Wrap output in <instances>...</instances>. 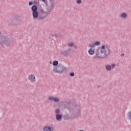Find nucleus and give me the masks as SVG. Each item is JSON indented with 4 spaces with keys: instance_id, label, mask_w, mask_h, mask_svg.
<instances>
[{
    "instance_id": "obj_15",
    "label": "nucleus",
    "mask_w": 131,
    "mask_h": 131,
    "mask_svg": "<svg viewBox=\"0 0 131 131\" xmlns=\"http://www.w3.org/2000/svg\"><path fill=\"white\" fill-rule=\"evenodd\" d=\"M58 64H59V62H58V61L57 60H55L53 62V66H58Z\"/></svg>"
},
{
    "instance_id": "obj_10",
    "label": "nucleus",
    "mask_w": 131,
    "mask_h": 131,
    "mask_svg": "<svg viewBox=\"0 0 131 131\" xmlns=\"http://www.w3.org/2000/svg\"><path fill=\"white\" fill-rule=\"evenodd\" d=\"M88 53L91 56H93V55L95 54V49H94V48H90L88 50Z\"/></svg>"
},
{
    "instance_id": "obj_6",
    "label": "nucleus",
    "mask_w": 131,
    "mask_h": 131,
    "mask_svg": "<svg viewBox=\"0 0 131 131\" xmlns=\"http://www.w3.org/2000/svg\"><path fill=\"white\" fill-rule=\"evenodd\" d=\"M105 68L106 71H111L112 69H114V68H115V64L113 63L111 65L106 64L105 67Z\"/></svg>"
},
{
    "instance_id": "obj_22",
    "label": "nucleus",
    "mask_w": 131,
    "mask_h": 131,
    "mask_svg": "<svg viewBox=\"0 0 131 131\" xmlns=\"http://www.w3.org/2000/svg\"><path fill=\"white\" fill-rule=\"evenodd\" d=\"M42 2H43V3H45V4H46V5H47V0H42Z\"/></svg>"
},
{
    "instance_id": "obj_16",
    "label": "nucleus",
    "mask_w": 131,
    "mask_h": 131,
    "mask_svg": "<svg viewBox=\"0 0 131 131\" xmlns=\"http://www.w3.org/2000/svg\"><path fill=\"white\" fill-rule=\"evenodd\" d=\"M81 3H82V1L81 0H77L76 1V4H77V5H80Z\"/></svg>"
},
{
    "instance_id": "obj_21",
    "label": "nucleus",
    "mask_w": 131,
    "mask_h": 131,
    "mask_svg": "<svg viewBox=\"0 0 131 131\" xmlns=\"http://www.w3.org/2000/svg\"><path fill=\"white\" fill-rule=\"evenodd\" d=\"M75 75V74H74V73H71L70 74V76H72V77H73V76H74Z\"/></svg>"
},
{
    "instance_id": "obj_14",
    "label": "nucleus",
    "mask_w": 131,
    "mask_h": 131,
    "mask_svg": "<svg viewBox=\"0 0 131 131\" xmlns=\"http://www.w3.org/2000/svg\"><path fill=\"white\" fill-rule=\"evenodd\" d=\"M94 46L96 47L97 46H100L101 45V42L100 41H96L95 42H94Z\"/></svg>"
},
{
    "instance_id": "obj_24",
    "label": "nucleus",
    "mask_w": 131,
    "mask_h": 131,
    "mask_svg": "<svg viewBox=\"0 0 131 131\" xmlns=\"http://www.w3.org/2000/svg\"><path fill=\"white\" fill-rule=\"evenodd\" d=\"M79 114H80V112H79Z\"/></svg>"
},
{
    "instance_id": "obj_7",
    "label": "nucleus",
    "mask_w": 131,
    "mask_h": 131,
    "mask_svg": "<svg viewBox=\"0 0 131 131\" xmlns=\"http://www.w3.org/2000/svg\"><path fill=\"white\" fill-rule=\"evenodd\" d=\"M43 131H54V127L51 125L45 126L43 127Z\"/></svg>"
},
{
    "instance_id": "obj_8",
    "label": "nucleus",
    "mask_w": 131,
    "mask_h": 131,
    "mask_svg": "<svg viewBox=\"0 0 131 131\" xmlns=\"http://www.w3.org/2000/svg\"><path fill=\"white\" fill-rule=\"evenodd\" d=\"M48 100L49 101H54L56 103H58V102H59V99L58 97H54L53 96H50L48 98Z\"/></svg>"
},
{
    "instance_id": "obj_19",
    "label": "nucleus",
    "mask_w": 131,
    "mask_h": 131,
    "mask_svg": "<svg viewBox=\"0 0 131 131\" xmlns=\"http://www.w3.org/2000/svg\"><path fill=\"white\" fill-rule=\"evenodd\" d=\"M55 112H56V113H57V114H59V113H60V110H59V109L56 110Z\"/></svg>"
},
{
    "instance_id": "obj_3",
    "label": "nucleus",
    "mask_w": 131,
    "mask_h": 131,
    "mask_svg": "<svg viewBox=\"0 0 131 131\" xmlns=\"http://www.w3.org/2000/svg\"><path fill=\"white\" fill-rule=\"evenodd\" d=\"M64 67L60 66L55 67L53 69V71L55 73H63V72H64Z\"/></svg>"
},
{
    "instance_id": "obj_13",
    "label": "nucleus",
    "mask_w": 131,
    "mask_h": 131,
    "mask_svg": "<svg viewBox=\"0 0 131 131\" xmlns=\"http://www.w3.org/2000/svg\"><path fill=\"white\" fill-rule=\"evenodd\" d=\"M95 47V43L94 42L90 43L89 45V48H90V49H94Z\"/></svg>"
},
{
    "instance_id": "obj_18",
    "label": "nucleus",
    "mask_w": 131,
    "mask_h": 131,
    "mask_svg": "<svg viewBox=\"0 0 131 131\" xmlns=\"http://www.w3.org/2000/svg\"><path fill=\"white\" fill-rule=\"evenodd\" d=\"M74 46V43L72 42L69 43V47H73Z\"/></svg>"
},
{
    "instance_id": "obj_17",
    "label": "nucleus",
    "mask_w": 131,
    "mask_h": 131,
    "mask_svg": "<svg viewBox=\"0 0 131 131\" xmlns=\"http://www.w3.org/2000/svg\"><path fill=\"white\" fill-rule=\"evenodd\" d=\"M128 118L129 119H131V112H129L128 114H127Z\"/></svg>"
},
{
    "instance_id": "obj_25",
    "label": "nucleus",
    "mask_w": 131,
    "mask_h": 131,
    "mask_svg": "<svg viewBox=\"0 0 131 131\" xmlns=\"http://www.w3.org/2000/svg\"><path fill=\"white\" fill-rule=\"evenodd\" d=\"M1 31H0V35H1Z\"/></svg>"
},
{
    "instance_id": "obj_4",
    "label": "nucleus",
    "mask_w": 131,
    "mask_h": 131,
    "mask_svg": "<svg viewBox=\"0 0 131 131\" xmlns=\"http://www.w3.org/2000/svg\"><path fill=\"white\" fill-rule=\"evenodd\" d=\"M39 12L40 15L43 16L42 18H46V17H47L48 15H49V12L45 11V9H43V8H42V7H39Z\"/></svg>"
},
{
    "instance_id": "obj_5",
    "label": "nucleus",
    "mask_w": 131,
    "mask_h": 131,
    "mask_svg": "<svg viewBox=\"0 0 131 131\" xmlns=\"http://www.w3.org/2000/svg\"><path fill=\"white\" fill-rule=\"evenodd\" d=\"M28 79L30 82H35L36 81V78L33 74H30L28 76Z\"/></svg>"
},
{
    "instance_id": "obj_23",
    "label": "nucleus",
    "mask_w": 131,
    "mask_h": 131,
    "mask_svg": "<svg viewBox=\"0 0 131 131\" xmlns=\"http://www.w3.org/2000/svg\"><path fill=\"white\" fill-rule=\"evenodd\" d=\"M122 56H124V54H122Z\"/></svg>"
},
{
    "instance_id": "obj_11",
    "label": "nucleus",
    "mask_w": 131,
    "mask_h": 131,
    "mask_svg": "<svg viewBox=\"0 0 131 131\" xmlns=\"http://www.w3.org/2000/svg\"><path fill=\"white\" fill-rule=\"evenodd\" d=\"M48 6L50 9H53L54 8V2L52 0H49L48 2Z\"/></svg>"
},
{
    "instance_id": "obj_2",
    "label": "nucleus",
    "mask_w": 131,
    "mask_h": 131,
    "mask_svg": "<svg viewBox=\"0 0 131 131\" xmlns=\"http://www.w3.org/2000/svg\"><path fill=\"white\" fill-rule=\"evenodd\" d=\"M32 14L33 19H37L38 18V12H37V7L34 5L31 8Z\"/></svg>"
},
{
    "instance_id": "obj_20",
    "label": "nucleus",
    "mask_w": 131,
    "mask_h": 131,
    "mask_svg": "<svg viewBox=\"0 0 131 131\" xmlns=\"http://www.w3.org/2000/svg\"><path fill=\"white\" fill-rule=\"evenodd\" d=\"M33 5V2H30L29 3V6H32Z\"/></svg>"
},
{
    "instance_id": "obj_9",
    "label": "nucleus",
    "mask_w": 131,
    "mask_h": 131,
    "mask_svg": "<svg viewBox=\"0 0 131 131\" xmlns=\"http://www.w3.org/2000/svg\"><path fill=\"white\" fill-rule=\"evenodd\" d=\"M120 17L121 18V19H126V18H127V13L125 12H122L120 15Z\"/></svg>"
},
{
    "instance_id": "obj_12",
    "label": "nucleus",
    "mask_w": 131,
    "mask_h": 131,
    "mask_svg": "<svg viewBox=\"0 0 131 131\" xmlns=\"http://www.w3.org/2000/svg\"><path fill=\"white\" fill-rule=\"evenodd\" d=\"M56 118L57 120H61V119H62V115L60 114H57L56 116Z\"/></svg>"
},
{
    "instance_id": "obj_1",
    "label": "nucleus",
    "mask_w": 131,
    "mask_h": 131,
    "mask_svg": "<svg viewBox=\"0 0 131 131\" xmlns=\"http://www.w3.org/2000/svg\"><path fill=\"white\" fill-rule=\"evenodd\" d=\"M110 54V50L109 47L106 45H103L97 49L95 58L104 59L107 58Z\"/></svg>"
}]
</instances>
